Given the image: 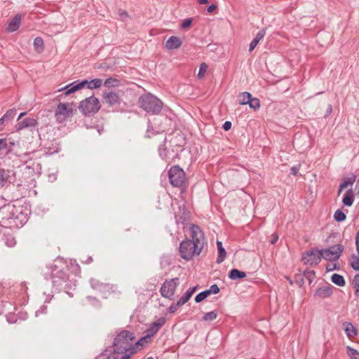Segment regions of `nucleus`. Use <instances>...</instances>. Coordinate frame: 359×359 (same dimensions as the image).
<instances>
[{
	"label": "nucleus",
	"mask_w": 359,
	"mask_h": 359,
	"mask_svg": "<svg viewBox=\"0 0 359 359\" xmlns=\"http://www.w3.org/2000/svg\"><path fill=\"white\" fill-rule=\"evenodd\" d=\"M289 283H290V284H292V280H289Z\"/></svg>",
	"instance_id": "61"
},
{
	"label": "nucleus",
	"mask_w": 359,
	"mask_h": 359,
	"mask_svg": "<svg viewBox=\"0 0 359 359\" xmlns=\"http://www.w3.org/2000/svg\"><path fill=\"white\" fill-rule=\"evenodd\" d=\"M147 359H154L152 357H149Z\"/></svg>",
	"instance_id": "60"
},
{
	"label": "nucleus",
	"mask_w": 359,
	"mask_h": 359,
	"mask_svg": "<svg viewBox=\"0 0 359 359\" xmlns=\"http://www.w3.org/2000/svg\"><path fill=\"white\" fill-rule=\"evenodd\" d=\"M25 114H26V113H25V112L21 113V114L19 115V116H18V120H20V119L22 116H24Z\"/></svg>",
	"instance_id": "56"
},
{
	"label": "nucleus",
	"mask_w": 359,
	"mask_h": 359,
	"mask_svg": "<svg viewBox=\"0 0 359 359\" xmlns=\"http://www.w3.org/2000/svg\"><path fill=\"white\" fill-rule=\"evenodd\" d=\"M252 95L248 92H243L238 95V102L240 104L245 105L248 104L249 101Z\"/></svg>",
	"instance_id": "25"
},
{
	"label": "nucleus",
	"mask_w": 359,
	"mask_h": 359,
	"mask_svg": "<svg viewBox=\"0 0 359 359\" xmlns=\"http://www.w3.org/2000/svg\"><path fill=\"white\" fill-rule=\"evenodd\" d=\"M168 177L170 184L175 187H182L185 182V172L179 166H172L168 172Z\"/></svg>",
	"instance_id": "5"
},
{
	"label": "nucleus",
	"mask_w": 359,
	"mask_h": 359,
	"mask_svg": "<svg viewBox=\"0 0 359 359\" xmlns=\"http://www.w3.org/2000/svg\"><path fill=\"white\" fill-rule=\"evenodd\" d=\"M9 177L5 170H0V187H3Z\"/></svg>",
	"instance_id": "33"
},
{
	"label": "nucleus",
	"mask_w": 359,
	"mask_h": 359,
	"mask_svg": "<svg viewBox=\"0 0 359 359\" xmlns=\"http://www.w3.org/2000/svg\"><path fill=\"white\" fill-rule=\"evenodd\" d=\"M21 20H22L21 14L15 15L14 16V18L8 23L6 30L9 32H13L16 31L20 25Z\"/></svg>",
	"instance_id": "15"
},
{
	"label": "nucleus",
	"mask_w": 359,
	"mask_h": 359,
	"mask_svg": "<svg viewBox=\"0 0 359 359\" xmlns=\"http://www.w3.org/2000/svg\"><path fill=\"white\" fill-rule=\"evenodd\" d=\"M217 246L218 250V257L217 258L216 262L217 264H220L224 262L226 257V251L223 248L222 243L219 241H217Z\"/></svg>",
	"instance_id": "22"
},
{
	"label": "nucleus",
	"mask_w": 359,
	"mask_h": 359,
	"mask_svg": "<svg viewBox=\"0 0 359 359\" xmlns=\"http://www.w3.org/2000/svg\"><path fill=\"white\" fill-rule=\"evenodd\" d=\"M139 104L144 110L154 114L160 113L163 107L162 102L151 93L142 95L139 98Z\"/></svg>",
	"instance_id": "2"
},
{
	"label": "nucleus",
	"mask_w": 359,
	"mask_h": 359,
	"mask_svg": "<svg viewBox=\"0 0 359 359\" xmlns=\"http://www.w3.org/2000/svg\"><path fill=\"white\" fill-rule=\"evenodd\" d=\"M156 333V328L149 327L147 330V334L145 336L141 337L137 341H136V351L137 350H140L143 348L145 346H147L151 339V337Z\"/></svg>",
	"instance_id": "12"
},
{
	"label": "nucleus",
	"mask_w": 359,
	"mask_h": 359,
	"mask_svg": "<svg viewBox=\"0 0 359 359\" xmlns=\"http://www.w3.org/2000/svg\"><path fill=\"white\" fill-rule=\"evenodd\" d=\"M343 326L348 337H353L357 335L356 329L351 323H344Z\"/></svg>",
	"instance_id": "24"
},
{
	"label": "nucleus",
	"mask_w": 359,
	"mask_h": 359,
	"mask_svg": "<svg viewBox=\"0 0 359 359\" xmlns=\"http://www.w3.org/2000/svg\"><path fill=\"white\" fill-rule=\"evenodd\" d=\"M353 285L356 295H359V274H356L353 279Z\"/></svg>",
	"instance_id": "39"
},
{
	"label": "nucleus",
	"mask_w": 359,
	"mask_h": 359,
	"mask_svg": "<svg viewBox=\"0 0 359 359\" xmlns=\"http://www.w3.org/2000/svg\"><path fill=\"white\" fill-rule=\"evenodd\" d=\"M133 332L127 330L121 332L114 339L113 351L102 353L96 359H129L135 353Z\"/></svg>",
	"instance_id": "1"
},
{
	"label": "nucleus",
	"mask_w": 359,
	"mask_h": 359,
	"mask_svg": "<svg viewBox=\"0 0 359 359\" xmlns=\"http://www.w3.org/2000/svg\"><path fill=\"white\" fill-rule=\"evenodd\" d=\"M92 285L93 288L98 290L102 293H103L104 296H106L107 293H109L111 291L113 290L114 286L112 285L109 284H103L100 283L98 282L96 283H92Z\"/></svg>",
	"instance_id": "17"
},
{
	"label": "nucleus",
	"mask_w": 359,
	"mask_h": 359,
	"mask_svg": "<svg viewBox=\"0 0 359 359\" xmlns=\"http://www.w3.org/2000/svg\"><path fill=\"white\" fill-rule=\"evenodd\" d=\"M209 295H210L209 292L207 290H205L203 292L198 293L195 297V301H196V302L199 303V302H202L203 300H204L205 298H207Z\"/></svg>",
	"instance_id": "36"
},
{
	"label": "nucleus",
	"mask_w": 359,
	"mask_h": 359,
	"mask_svg": "<svg viewBox=\"0 0 359 359\" xmlns=\"http://www.w3.org/2000/svg\"><path fill=\"white\" fill-rule=\"evenodd\" d=\"M334 218L337 222H342L346 219V215L339 209L337 210L334 214Z\"/></svg>",
	"instance_id": "32"
},
{
	"label": "nucleus",
	"mask_w": 359,
	"mask_h": 359,
	"mask_svg": "<svg viewBox=\"0 0 359 359\" xmlns=\"http://www.w3.org/2000/svg\"><path fill=\"white\" fill-rule=\"evenodd\" d=\"M328 108L330 109V111H332V106H331V105H329V107H328Z\"/></svg>",
	"instance_id": "58"
},
{
	"label": "nucleus",
	"mask_w": 359,
	"mask_h": 359,
	"mask_svg": "<svg viewBox=\"0 0 359 359\" xmlns=\"http://www.w3.org/2000/svg\"><path fill=\"white\" fill-rule=\"evenodd\" d=\"M350 265L355 271H359V257L352 255L350 258Z\"/></svg>",
	"instance_id": "29"
},
{
	"label": "nucleus",
	"mask_w": 359,
	"mask_h": 359,
	"mask_svg": "<svg viewBox=\"0 0 359 359\" xmlns=\"http://www.w3.org/2000/svg\"><path fill=\"white\" fill-rule=\"evenodd\" d=\"M299 170V168L297 167H292L291 168V174L295 175Z\"/></svg>",
	"instance_id": "51"
},
{
	"label": "nucleus",
	"mask_w": 359,
	"mask_h": 359,
	"mask_svg": "<svg viewBox=\"0 0 359 359\" xmlns=\"http://www.w3.org/2000/svg\"><path fill=\"white\" fill-rule=\"evenodd\" d=\"M72 114L73 109L72 104L69 103H60L55 112V116L58 123H62Z\"/></svg>",
	"instance_id": "8"
},
{
	"label": "nucleus",
	"mask_w": 359,
	"mask_h": 359,
	"mask_svg": "<svg viewBox=\"0 0 359 359\" xmlns=\"http://www.w3.org/2000/svg\"><path fill=\"white\" fill-rule=\"evenodd\" d=\"M228 276L231 280H237L246 277V273L244 271L233 269L230 271Z\"/></svg>",
	"instance_id": "23"
},
{
	"label": "nucleus",
	"mask_w": 359,
	"mask_h": 359,
	"mask_svg": "<svg viewBox=\"0 0 359 359\" xmlns=\"http://www.w3.org/2000/svg\"><path fill=\"white\" fill-rule=\"evenodd\" d=\"M278 240V235L276 233L272 234V239L270 241L271 244H275Z\"/></svg>",
	"instance_id": "45"
},
{
	"label": "nucleus",
	"mask_w": 359,
	"mask_h": 359,
	"mask_svg": "<svg viewBox=\"0 0 359 359\" xmlns=\"http://www.w3.org/2000/svg\"><path fill=\"white\" fill-rule=\"evenodd\" d=\"M322 255L320 250L313 248L305 252L302 255V262L306 265L315 266L320 263Z\"/></svg>",
	"instance_id": "10"
},
{
	"label": "nucleus",
	"mask_w": 359,
	"mask_h": 359,
	"mask_svg": "<svg viewBox=\"0 0 359 359\" xmlns=\"http://www.w3.org/2000/svg\"><path fill=\"white\" fill-rule=\"evenodd\" d=\"M217 9V6L215 4H211L208 6L207 11L208 13H212Z\"/></svg>",
	"instance_id": "49"
},
{
	"label": "nucleus",
	"mask_w": 359,
	"mask_h": 359,
	"mask_svg": "<svg viewBox=\"0 0 359 359\" xmlns=\"http://www.w3.org/2000/svg\"><path fill=\"white\" fill-rule=\"evenodd\" d=\"M265 34H266V30L264 29L260 30L257 34L255 39L250 43V48H249L250 52H252L255 48V47L257 46V44L259 43V41L264 38Z\"/></svg>",
	"instance_id": "19"
},
{
	"label": "nucleus",
	"mask_w": 359,
	"mask_h": 359,
	"mask_svg": "<svg viewBox=\"0 0 359 359\" xmlns=\"http://www.w3.org/2000/svg\"><path fill=\"white\" fill-rule=\"evenodd\" d=\"M208 65L205 63H202L200 65L199 71L198 73V78L202 79L208 70Z\"/></svg>",
	"instance_id": "38"
},
{
	"label": "nucleus",
	"mask_w": 359,
	"mask_h": 359,
	"mask_svg": "<svg viewBox=\"0 0 359 359\" xmlns=\"http://www.w3.org/2000/svg\"><path fill=\"white\" fill-rule=\"evenodd\" d=\"M164 324V320H158V322H156L154 323H153L150 327H156V332H158V330H159V328Z\"/></svg>",
	"instance_id": "42"
},
{
	"label": "nucleus",
	"mask_w": 359,
	"mask_h": 359,
	"mask_svg": "<svg viewBox=\"0 0 359 359\" xmlns=\"http://www.w3.org/2000/svg\"><path fill=\"white\" fill-rule=\"evenodd\" d=\"M332 294V287L328 285L318 288L314 293V297L319 299H325L330 297Z\"/></svg>",
	"instance_id": "13"
},
{
	"label": "nucleus",
	"mask_w": 359,
	"mask_h": 359,
	"mask_svg": "<svg viewBox=\"0 0 359 359\" xmlns=\"http://www.w3.org/2000/svg\"><path fill=\"white\" fill-rule=\"evenodd\" d=\"M354 182H355V177L349 178L346 180H344L343 182H341L339 187L338 196L340 195V194L341 193L343 189L347 188L348 187H351L352 185L353 184Z\"/></svg>",
	"instance_id": "28"
},
{
	"label": "nucleus",
	"mask_w": 359,
	"mask_h": 359,
	"mask_svg": "<svg viewBox=\"0 0 359 359\" xmlns=\"http://www.w3.org/2000/svg\"><path fill=\"white\" fill-rule=\"evenodd\" d=\"M347 354L351 359H359V352L350 346H347Z\"/></svg>",
	"instance_id": "30"
},
{
	"label": "nucleus",
	"mask_w": 359,
	"mask_h": 359,
	"mask_svg": "<svg viewBox=\"0 0 359 359\" xmlns=\"http://www.w3.org/2000/svg\"><path fill=\"white\" fill-rule=\"evenodd\" d=\"M355 245H356V250L358 254L359 255V229L357 232L356 236H355Z\"/></svg>",
	"instance_id": "47"
},
{
	"label": "nucleus",
	"mask_w": 359,
	"mask_h": 359,
	"mask_svg": "<svg viewBox=\"0 0 359 359\" xmlns=\"http://www.w3.org/2000/svg\"><path fill=\"white\" fill-rule=\"evenodd\" d=\"M182 306V305H178V302H177L176 304H172V305H171V306L169 307V309H168L169 312H170V313H175V312L177 310V309H178L180 306Z\"/></svg>",
	"instance_id": "44"
},
{
	"label": "nucleus",
	"mask_w": 359,
	"mask_h": 359,
	"mask_svg": "<svg viewBox=\"0 0 359 359\" xmlns=\"http://www.w3.org/2000/svg\"><path fill=\"white\" fill-rule=\"evenodd\" d=\"M331 280L335 285L342 287L346 284L344 278L338 273H334L332 276Z\"/></svg>",
	"instance_id": "26"
},
{
	"label": "nucleus",
	"mask_w": 359,
	"mask_h": 359,
	"mask_svg": "<svg viewBox=\"0 0 359 359\" xmlns=\"http://www.w3.org/2000/svg\"><path fill=\"white\" fill-rule=\"evenodd\" d=\"M16 114V109H9L8 111H7V112L3 116V118H4V120L6 121H8L11 119H12Z\"/></svg>",
	"instance_id": "37"
},
{
	"label": "nucleus",
	"mask_w": 359,
	"mask_h": 359,
	"mask_svg": "<svg viewBox=\"0 0 359 359\" xmlns=\"http://www.w3.org/2000/svg\"><path fill=\"white\" fill-rule=\"evenodd\" d=\"M179 252L182 259L189 261L194 257L199 255L201 250L196 249L195 244L191 242L190 239H187L181 242L179 247Z\"/></svg>",
	"instance_id": "4"
},
{
	"label": "nucleus",
	"mask_w": 359,
	"mask_h": 359,
	"mask_svg": "<svg viewBox=\"0 0 359 359\" xmlns=\"http://www.w3.org/2000/svg\"><path fill=\"white\" fill-rule=\"evenodd\" d=\"M196 287H193L188 289L184 294L178 300V305L185 304L191 298L194 292L196 291Z\"/></svg>",
	"instance_id": "21"
},
{
	"label": "nucleus",
	"mask_w": 359,
	"mask_h": 359,
	"mask_svg": "<svg viewBox=\"0 0 359 359\" xmlns=\"http://www.w3.org/2000/svg\"><path fill=\"white\" fill-rule=\"evenodd\" d=\"M5 121H6L4 120V118H0V131L3 129V128H4V122H5Z\"/></svg>",
	"instance_id": "52"
},
{
	"label": "nucleus",
	"mask_w": 359,
	"mask_h": 359,
	"mask_svg": "<svg viewBox=\"0 0 359 359\" xmlns=\"http://www.w3.org/2000/svg\"><path fill=\"white\" fill-rule=\"evenodd\" d=\"M354 201V194L352 188H350L344 194L342 203L346 206H351Z\"/></svg>",
	"instance_id": "20"
},
{
	"label": "nucleus",
	"mask_w": 359,
	"mask_h": 359,
	"mask_svg": "<svg viewBox=\"0 0 359 359\" xmlns=\"http://www.w3.org/2000/svg\"><path fill=\"white\" fill-rule=\"evenodd\" d=\"M120 15L122 17V18H123L124 16H126V17L128 16L127 13H126V12L120 13Z\"/></svg>",
	"instance_id": "55"
},
{
	"label": "nucleus",
	"mask_w": 359,
	"mask_h": 359,
	"mask_svg": "<svg viewBox=\"0 0 359 359\" xmlns=\"http://www.w3.org/2000/svg\"><path fill=\"white\" fill-rule=\"evenodd\" d=\"M207 291L209 292V294H217L219 292V288L216 284H214L210 286L209 290H207Z\"/></svg>",
	"instance_id": "41"
},
{
	"label": "nucleus",
	"mask_w": 359,
	"mask_h": 359,
	"mask_svg": "<svg viewBox=\"0 0 359 359\" xmlns=\"http://www.w3.org/2000/svg\"><path fill=\"white\" fill-rule=\"evenodd\" d=\"M231 123L230 121H225L223 124V128L224 130L227 131L231 128Z\"/></svg>",
	"instance_id": "46"
},
{
	"label": "nucleus",
	"mask_w": 359,
	"mask_h": 359,
	"mask_svg": "<svg viewBox=\"0 0 359 359\" xmlns=\"http://www.w3.org/2000/svg\"><path fill=\"white\" fill-rule=\"evenodd\" d=\"M179 283L178 278H175L165 281L161 288V295L164 297L172 299Z\"/></svg>",
	"instance_id": "11"
},
{
	"label": "nucleus",
	"mask_w": 359,
	"mask_h": 359,
	"mask_svg": "<svg viewBox=\"0 0 359 359\" xmlns=\"http://www.w3.org/2000/svg\"><path fill=\"white\" fill-rule=\"evenodd\" d=\"M248 104L250 108L254 109H258L260 107V102L259 100L255 97H251L250 100L248 102Z\"/></svg>",
	"instance_id": "31"
},
{
	"label": "nucleus",
	"mask_w": 359,
	"mask_h": 359,
	"mask_svg": "<svg viewBox=\"0 0 359 359\" xmlns=\"http://www.w3.org/2000/svg\"><path fill=\"white\" fill-rule=\"evenodd\" d=\"M34 47L35 50L40 53L44 50V43L41 37H36L34 41Z\"/></svg>",
	"instance_id": "27"
},
{
	"label": "nucleus",
	"mask_w": 359,
	"mask_h": 359,
	"mask_svg": "<svg viewBox=\"0 0 359 359\" xmlns=\"http://www.w3.org/2000/svg\"><path fill=\"white\" fill-rule=\"evenodd\" d=\"M7 146L6 139H0V150L5 149Z\"/></svg>",
	"instance_id": "48"
},
{
	"label": "nucleus",
	"mask_w": 359,
	"mask_h": 359,
	"mask_svg": "<svg viewBox=\"0 0 359 359\" xmlns=\"http://www.w3.org/2000/svg\"><path fill=\"white\" fill-rule=\"evenodd\" d=\"M191 22H192V20L191 19H190V18L186 19L182 23L181 27L183 29H187V28H188V27H189L191 26Z\"/></svg>",
	"instance_id": "43"
},
{
	"label": "nucleus",
	"mask_w": 359,
	"mask_h": 359,
	"mask_svg": "<svg viewBox=\"0 0 359 359\" xmlns=\"http://www.w3.org/2000/svg\"><path fill=\"white\" fill-rule=\"evenodd\" d=\"M198 1L200 4H208V0H198Z\"/></svg>",
	"instance_id": "53"
},
{
	"label": "nucleus",
	"mask_w": 359,
	"mask_h": 359,
	"mask_svg": "<svg viewBox=\"0 0 359 359\" xmlns=\"http://www.w3.org/2000/svg\"><path fill=\"white\" fill-rule=\"evenodd\" d=\"M10 207L9 206H4L2 208L0 209V212H1L2 213H4V212H11L10 210Z\"/></svg>",
	"instance_id": "50"
},
{
	"label": "nucleus",
	"mask_w": 359,
	"mask_h": 359,
	"mask_svg": "<svg viewBox=\"0 0 359 359\" xmlns=\"http://www.w3.org/2000/svg\"><path fill=\"white\" fill-rule=\"evenodd\" d=\"M119 81L114 78H109L105 80L104 85L106 87H112L118 86Z\"/></svg>",
	"instance_id": "35"
},
{
	"label": "nucleus",
	"mask_w": 359,
	"mask_h": 359,
	"mask_svg": "<svg viewBox=\"0 0 359 359\" xmlns=\"http://www.w3.org/2000/svg\"><path fill=\"white\" fill-rule=\"evenodd\" d=\"M191 236L193 242L195 244L196 249H200L201 251L204 247V233L201 228L194 224H191L189 226Z\"/></svg>",
	"instance_id": "9"
},
{
	"label": "nucleus",
	"mask_w": 359,
	"mask_h": 359,
	"mask_svg": "<svg viewBox=\"0 0 359 359\" xmlns=\"http://www.w3.org/2000/svg\"><path fill=\"white\" fill-rule=\"evenodd\" d=\"M100 109V104L98 99L91 96L81 101L79 105V109L86 115L95 114Z\"/></svg>",
	"instance_id": "6"
},
{
	"label": "nucleus",
	"mask_w": 359,
	"mask_h": 359,
	"mask_svg": "<svg viewBox=\"0 0 359 359\" xmlns=\"http://www.w3.org/2000/svg\"><path fill=\"white\" fill-rule=\"evenodd\" d=\"M160 156H161L163 159H165V160L167 159L166 155H163L161 151H160Z\"/></svg>",
	"instance_id": "57"
},
{
	"label": "nucleus",
	"mask_w": 359,
	"mask_h": 359,
	"mask_svg": "<svg viewBox=\"0 0 359 359\" xmlns=\"http://www.w3.org/2000/svg\"><path fill=\"white\" fill-rule=\"evenodd\" d=\"M355 190L358 191V194H359V180L357 182V184L355 185Z\"/></svg>",
	"instance_id": "54"
},
{
	"label": "nucleus",
	"mask_w": 359,
	"mask_h": 359,
	"mask_svg": "<svg viewBox=\"0 0 359 359\" xmlns=\"http://www.w3.org/2000/svg\"><path fill=\"white\" fill-rule=\"evenodd\" d=\"M102 81L100 79H95L90 81L83 80L78 83L74 82L70 85L65 86L64 88L60 89L59 91H61L62 89H66L67 90L65 94L67 95L83 88L86 86L88 89H97L102 86Z\"/></svg>",
	"instance_id": "3"
},
{
	"label": "nucleus",
	"mask_w": 359,
	"mask_h": 359,
	"mask_svg": "<svg viewBox=\"0 0 359 359\" xmlns=\"http://www.w3.org/2000/svg\"><path fill=\"white\" fill-rule=\"evenodd\" d=\"M37 125V121L34 118H27L22 121L18 122L16 126V130H20L26 128L34 127Z\"/></svg>",
	"instance_id": "14"
},
{
	"label": "nucleus",
	"mask_w": 359,
	"mask_h": 359,
	"mask_svg": "<svg viewBox=\"0 0 359 359\" xmlns=\"http://www.w3.org/2000/svg\"><path fill=\"white\" fill-rule=\"evenodd\" d=\"M66 278V276L65 273H63V276H62V278L65 279Z\"/></svg>",
	"instance_id": "59"
},
{
	"label": "nucleus",
	"mask_w": 359,
	"mask_h": 359,
	"mask_svg": "<svg viewBox=\"0 0 359 359\" xmlns=\"http://www.w3.org/2000/svg\"><path fill=\"white\" fill-rule=\"evenodd\" d=\"M217 317V313L215 311L208 312L205 313L203 316V320L205 321H212Z\"/></svg>",
	"instance_id": "34"
},
{
	"label": "nucleus",
	"mask_w": 359,
	"mask_h": 359,
	"mask_svg": "<svg viewBox=\"0 0 359 359\" xmlns=\"http://www.w3.org/2000/svg\"><path fill=\"white\" fill-rule=\"evenodd\" d=\"M182 41L177 36H172L166 41L165 47L168 50H174L180 48Z\"/></svg>",
	"instance_id": "16"
},
{
	"label": "nucleus",
	"mask_w": 359,
	"mask_h": 359,
	"mask_svg": "<svg viewBox=\"0 0 359 359\" xmlns=\"http://www.w3.org/2000/svg\"><path fill=\"white\" fill-rule=\"evenodd\" d=\"M104 100L107 103L113 105L118 102L119 95L118 93L112 91L104 93Z\"/></svg>",
	"instance_id": "18"
},
{
	"label": "nucleus",
	"mask_w": 359,
	"mask_h": 359,
	"mask_svg": "<svg viewBox=\"0 0 359 359\" xmlns=\"http://www.w3.org/2000/svg\"><path fill=\"white\" fill-rule=\"evenodd\" d=\"M344 245L342 244H337L329 248L320 250L322 255V258L330 261L334 262L339 259L341 252L344 250Z\"/></svg>",
	"instance_id": "7"
},
{
	"label": "nucleus",
	"mask_w": 359,
	"mask_h": 359,
	"mask_svg": "<svg viewBox=\"0 0 359 359\" xmlns=\"http://www.w3.org/2000/svg\"><path fill=\"white\" fill-rule=\"evenodd\" d=\"M304 276L309 280V283H311L315 278L316 274L313 271H306L304 273Z\"/></svg>",
	"instance_id": "40"
}]
</instances>
